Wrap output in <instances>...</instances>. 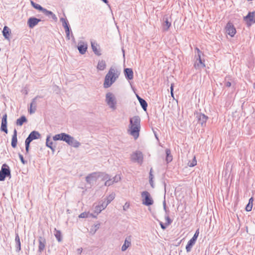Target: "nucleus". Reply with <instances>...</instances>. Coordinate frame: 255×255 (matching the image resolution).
I'll list each match as a JSON object with an SVG mask.
<instances>
[{
	"instance_id": "nucleus-1",
	"label": "nucleus",
	"mask_w": 255,
	"mask_h": 255,
	"mask_svg": "<svg viewBox=\"0 0 255 255\" xmlns=\"http://www.w3.org/2000/svg\"><path fill=\"white\" fill-rule=\"evenodd\" d=\"M128 128L129 134L134 139H137L139 136L140 129V119L139 116H135L130 119Z\"/></svg>"
},
{
	"instance_id": "nucleus-2",
	"label": "nucleus",
	"mask_w": 255,
	"mask_h": 255,
	"mask_svg": "<svg viewBox=\"0 0 255 255\" xmlns=\"http://www.w3.org/2000/svg\"><path fill=\"white\" fill-rule=\"evenodd\" d=\"M120 75V71L116 67H111L105 76L104 83V88L110 87L117 80Z\"/></svg>"
},
{
	"instance_id": "nucleus-3",
	"label": "nucleus",
	"mask_w": 255,
	"mask_h": 255,
	"mask_svg": "<svg viewBox=\"0 0 255 255\" xmlns=\"http://www.w3.org/2000/svg\"><path fill=\"white\" fill-rule=\"evenodd\" d=\"M106 102L110 108L113 110L116 109V99L112 93L108 92L106 94Z\"/></svg>"
},
{
	"instance_id": "nucleus-4",
	"label": "nucleus",
	"mask_w": 255,
	"mask_h": 255,
	"mask_svg": "<svg viewBox=\"0 0 255 255\" xmlns=\"http://www.w3.org/2000/svg\"><path fill=\"white\" fill-rule=\"evenodd\" d=\"M130 158L131 161L141 165L143 161V155L141 151L136 150L131 154Z\"/></svg>"
},
{
	"instance_id": "nucleus-5",
	"label": "nucleus",
	"mask_w": 255,
	"mask_h": 255,
	"mask_svg": "<svg viewBox=\"0 0 255 255\" xmlns=\"http://www.w3.org/2000/svg\"><path fill=\"white\" fill-rule=\"evenodd\" d=\"M6 177L10 178V170L8 165L4 163L2 164L0 171V181H4Z\"/></svg>"
},
{
	"instance_id": "nucleus-6",
	"label": "nucleus",
	"mask_w": 255,
	"mask_h": 255,
	"mask_svg": "<svg viewBox=\"0 0 255 255\" xmlns=\"http://www.w3.org/2000/svg\"><path fill=\"white\" fill-rule=\"evenodd\" d=\"M141 195L143 204L146 206H150L153 204V200L148 192L146 191H143Z\"/></svg>"
},
{
	"instance_id": "nucleus-7",
	"label": "nucleus",
	"mask_w": 255,
	"mask_h": 255,
	"mask_svg": "<svg viewBox=\"0 0 255 255\" xmlns=\"http://www.w3.org/2000/svg\"><path fill=\"white\" fill-rule=\"evenodd\" d=\"M196 118L198 123L201 125V127H205L206 126V122L208 119V117L207 116L201 113H197Z\"/></svg>"
},
{
	"instance_id": "nucleus-8",
	"label": "nucleus",
	"mask_w": 255,
	"mask_h": 255,
	"mask_svg": "<svg viewBox=\"0 0 255 255\" xmlns=\"http://www.w3.org/2000/svg\"><path fill=\"white\" fill-rule=\"evenodd\" d=\"M244 18L248 26H251L252 24L255 23V11L249 12Z\"/></svg>"
},
{
	"instance_id": "nucleus-9",
	"label": "nucleus",
	"mask_w": 255,
	"mask_h": 255,
	"mask_svg": "<svg viewBox=\"0 0 255 255\" xmlns=\"http://www.w3.org/2000/svg\"><path fill=\"white\" fill-rule=\"evenodd\" d=\"M70 135L65 133H61L59 134H57L55 135L53 137V139L55 141L56 140H63L66 143H67L68 140H69V138Z\"/></svg>"
},
{
	"instance_id": "nucleus-10",
	"label": "nucleus",
	"mask_w": 255,
	"mask_h": 255,
	"mask_svg": "<svg viewBox=\"0 0 255 255\" xmlns=\"http://www.w3.org/2000/svg\"><path fill=\"white\" fill-rule=\"evenodd\" d=\"M98 179V172H94L89 174L86 177V181L87 183L91 184L94 182H96Z\"/></svg>"
},
{
	"instance_id": "nucleus-11",
	"label": "nucleus",
	"mask_w": 255,
	"mask_h": 255,
	"mask_svg": "<svg viewBox=\"0 0 255 255\" xmlns=\"http://www.w3.org/2000/svg\"><path fill=\"white\" fill-rule=\"evenodd\" d=\"M40 137V134L38 131L34 130L30 133L25 140L31 142L33 140L38 139Z\"/></svg>"
},
{
	"instance_id": "nucleus-12",
	"label": "nucleus",
	"mask_w": 255,
	"mask_h": 255,
	"mask_svg": "<svg viewBox=\"0 0 255 255\" xmlns=\"http://www.w3.org/2000/svg\"><path fill=\"white\" fill-rule=\"evenodd\" d=\"M226 31L228 34L230 35L231 37H233L236 34V30L234 25L232 23L229 22L226 26Z\"/></svg>"
},
{
	"instance_id": "nucleus-13",
	"label": "nucleus",
	"mask_w": 255,
	"mask_h": 255,
	"mask_svg": "<svg viewBox=\"0 0 255 255\" xmlns=\"http://www.w3.org/2000/svg\"><path fill=\"white\" fill-rule=\"evenodd\" d=\"M39 98H42V97L37 96L32 100L31 103L30 105V108L29 109V112L30 114H34L35 112L37 107L36 100Z\"/></svg>"
},
{
	"instance_id": "nucleus-14",
	"label": "nucleus",
	"mask_w": 255,
	"mask_h": 255,
	"mask_svg": "<svg viewBox=\"0 0 255 255\" xmlns=\"http://www.w3.org/2000/svg\"><path fill=\"white\" fill-rule=\"evenodd\" d=\"M38 252L39 253L42 252L45 249V246L46 244L45 239L42 236L38 237Z\"/></svg>"
},
{
	"instance_id": "nucleus-15",
	"label": "nucleus",
	"mask_w": 255,
	"mask_h": 255,
	"mask_svg": "<svg viewBox=\"0 0 255 255\" xmlns=\"http://www.w3.org/2000/svg\"><path fill=\"white\" fill-rule=\"evenodd\" d=\"M78 49L80 54H85L87 49V43L83 41H80L78 43Z\"/></svg>"
},
{
	"instance_id": "nucleus-16",
	"label": "nucleus",
	"mask_w": 255,
	"mask_h": 255,
	"mask_svg": "<svg viewBox=\"0 0 255 255\" xmlns=\"http://www.w3.org/2000/svg\"><path fill=\"white\" fill-rule=\"evenodd\" d=\"M131 236H128L124 242V244L122 247L121 250L123 252L126 251L127 249L131 245Z\"/></svg>"
},
{
	"instance_id": "nucleus-17",
	"label": "nucleus",
	"mask_w": 255,
	"mask_h": 255,
	"mask_svg": "<svg viewBox=\"0 0 255 255\" xmlns=\"http://www.w3.org/2000/svg\"><path fill=\"white\" fill-rule=\"evenodd\" d=\"M67 143L69 145L75 148H77L81 145V143L76 140L73 136L71 135L70 136L69 140H68Z\"/></svg>"
},
{
	"instance_id": "nucleus-18",
	"label": "nucleus",
	"mask_w": 255,
	"mask_h": 255,
	"mask_svg": "<svg viewBox=\"0 0 255 255\" xmlns=\"http://www.w3.org/2000/svg\"><path fill=\"white\" fill-rule=\"evenodd\" d=\"M194 67L196 69H200L205 67V64L201 59V54L197 55V61L194 64Z\"/></svg>"
},
{
	"instance_id": "nucleus-19",
	"label": "nucleus",
	"mask_w": 255,
	"mask_h": 255,
	"mask_svg": "<svg viewBox=\"0 0 255 255\" xmlns=\"http://www.w3.org/2000/svg\"><path fill=\"white\" fill-rule=\"evenodd\" d=\"M171 22L169 21L167 17L164 16L163 18L162 22V29L164 31L168 30L169 27L171 26Z\"/></svg>"
},
{
	"instance_id": "nucleus-20",
	"label": "nucleus",
	"mask_w": 255,
	"mask_h": 255,
	"mask_svg": "<svg viewBox=\"0 0 255 255\" xmlns=\"http://www.w3.org/2000/svg\"><path fill=\"white\" fill-rule=\"evenodd\" d=\"M40 19L35 17H30L27 21V24L30 28H33L40 21Z\"/></svg>"
},
{
	"instance_id": "nucleus-21",
	"label": "nucleus",
	"mask_w": 255,
	"mask_h": 255,
	"mask_svg": "<svg viewBox=\"0 0 255 255\" xmlns=\"http://www.w3.org/2000/svg\"><path fill=\"white\" fill-rule=\"evenodd\" d=\"M124 74L128 80H131L133 78V72L131 68H125L124 69Z\"/></svg>"
},
{
	"instance_id": "nucleus-22",
	"label": "nucleus",
	"mask_w": 255,
	"mask_h": 255,
	"mask_svg": "<svg viewBox=\"0 0 255 255\" xmlns=\"http://www.w3.org/2000/svg\"><path fill=\"white\" fill-rule=\"evenodd\" d=\"M16 251L19 252L21 250V244L20 238L17 233H15V238Z\"/></svg>"
},
{
	"instance_id": "nucleus-23",
	"label": "nucleus",
	"mask_w": 255,
	"mask_h": 255,
	"mask_svg": "<svg viewBox=\"0 0 255 255\" xmlns=\"http://www.w3.org/2000/svg\"><path fill=\"white\" fill-rule=\"evenodd\" d=\"M17 142V131L15 129H14L13 134L12 136L11 139V146L13 148H15L16 146Z\"/></svg>"
},
{
	"instance_id": "nucleus-24",
	"label": "nucleus",
	"mask_w": 255,
	"mask_h": 255,
	"mask_svg": "<svg viewBox=\"0 0 255 255\" xmlns=\"http://www.w3.org/2000/svg\"><path fill=\"white\" fill-rule=\"evenodd\" d=\"M3 36L6 39H9V35L11 33L10 29L7 26H4L2 31Z\"/></svg>"
},
{
	"instance_id": "nucleus-25",
	"label": "nucleus",
	"mask_w": 255,
	"mask_h": 255,
	"mask_svg": "<svg viewBox=\"0 0 255 255\" xmlns=\"http://www.w3.org/2000/svg\"><path fill=\"white\" fill-rule=\"evenodd\" d=\"M106 67V62L103 60H100L98 62L97 68L98 70L100 71H103L105 69Z\"/></svg>"
},
{
	"instance_id": "nucleus-26",
	"label": "nucleus",
	"mask_w": 255,
	"mask_h": 255,
	"mask_svg": "<svg viewBox=\"0 0 255 255\" xmlns=\"http://www.w3.org/2000/svg\"><path fill=\"white\" fill-rule=\"evenodd\" d=\"M27 121L26 117L24 116H22L16 120V124L17 126H21L24 123H26Z\"/></svg>"
},
{
	"instance_id": "nucleus-27",
	"label": "nucleus",
	"mask_w": 255,
	"mask_h": 255,
	"mask_svg": "<svg viewBox=\"0 0 255 255\" xmlns=\"http://www.w3.org/2000/svg\"><path fill=\"white\" fill-rule=\"evenodd\" d=\"M98 178H100L102 181H107L109 178V175L104 173L98 172Z\"/></svg>"
},
{
	"instance_id": "nucleus-28",
	"label": "nucleus",
	"mask_w": 255,
	"mask_h": 255,
	"mask_svg": "<svg viewBox=\"0 0 255 255\" xmlns=\"http://www.w3.org/2000/svg\"><path fill=\"white\" fill-rule=\"evenodd\" d=\"M97 44L95 42H91V47L93 51H94L95 54L100 56L101 55V53L100 52V51L99 50V49L97 48Z\"/></svg>"
},
{
	"instance_id": "nucleus-29",
	"label": "nucleus",
	"mask_w": 255,
	"mask_h": 255,
	"mask_svg": "<svg viewBox=\"0 0 255 255\" xmlns=\"http://www.w3.org/2000/svg\"><path fill=\"white\" fill-rule=\"evenodd\" d=\"M54 235L56 237L57 240L60 242L62 240V237L61 235V233L59 230H57L56 228L54 229Z\"/></svg>"
},
{
	"instance_id": "nucleus-30",
	"label": "nucleus",
	"mask_w": 255,
	"mask_h": 255,
	"mask_svg": "<svg viewBox=\"0 0 255 255\" xmlns=\"http://www.w3.org/2000/svg\"><path fill=\"white\" fill-rule=\"evenodd\" d=\"M195 242L196 241L193 240L191 239L188 241L187 245L186 246V250L187 252H189L191 251L192 248L195 244Z\"/></svg>"
},
{
	"instance_id": "nucleus-31",
	"label": "nucleus",
	"mask_w": 255,
	"mask_h": 255,
	"mask_svg": "<svg viewBox=\"0 0 255 255\" xmlns=\"http://www.w3.org/2000/svg\"><path fill=\"white\" fill-rule=\"evenodd\" d=\"M50 136H47L46 141V145L50 148L53 152L55 151V148L52 146L53 142L50 140Z\"/></svg>"
},
{
	"instance_id": "nucleus-32",
	"label": "nucleus",
	"mask_w": 255,
	"mask_h": 255,
	"mask_svg": "<svg viewBox=\"0 0 255 255\" xmlns=\"http://www.w3.org/2000/svg\"><path fill=\"white\" fill-rule=\"evenodd\" d=\"M139 102L143 110L144 111H146L147 107V104L146 102L144 99H142V100H139Z\"/></svg>"
},
{
	"instance_id": "nucleus-33",
	"label": "nucleus",
	"mask_w": 255,
	"mask_h": 255,
	"mask_svg": "<svg viewBox=\"0 0 255 255\" xmlns=\"http://www.w3.org/2000/svg\"><path fill=\"white\" fill-rule=\"evenodd\" d=\"M115 198V193H112L110 194L106 198V202L107 203V204H110L111 201H112L114 198Z\"/></svg>"
},
{
	"instance_id": "nucleus-34",
	"label": "nucleus",
	"mask_w": 255,
	"mask_h": 255,
	"mask_svg": "<svg viewBox=\"0 0 255 255\" xmlns=\"http://www.w3.org/2000/svg\"><path fill=\"white\" fill-rule=\"evenodd\" d=\"M114 183L113 179L111 178L110 176H109V179L105 181L104 185L106 186H109L110 185H113Z\"/></svg>"
},
{
	"instance_id": "nucleus-35",
	"label": "nucleus",
	"mask_w": 255,
	"mask_h": 255,
	"mask_svg": "<svg viewBox=\"0 0 255 255\" xmlns=\"http://www.w3.org/2000/svg\"><path fill=\"white\" fill-rule=\"evenodd\" d=\"M99 228L100 224L94 225V226H93L91 229L90 233H92V234H94L96 232V231L99 229Z\"/></svg>"
},
{
	"instance_id": "nucleus-36",
	"label": "nucleus",
	"mask_w": 255,
	"mask_h": 255,
	"mask_svg": "<svg viewBox=\"0 0 255 255\" xmlns=\"http://www.w3.org/2000/svg\"><path fill=\"white\" fill-rule=\"evenodd\" d=\"M165 219L166 221V222L165 223L166 226H169L172 222V220L169 217L168 213L166 214V215L165 216Z\"/></svg>"
},
{
	"instance_id": "nucleus-37",
	"label": "nucleus",
	"mask_w": 255,
	"mask_h": 255,
	"mask_svg": "<svg viewBox=\"0 0 255 255\" xmlns=\"http://www.w3.org/2000/svg\"><path fill=\"white\" fill-rule=\"evenodd\" d=\"M31 3L32 4V5L36 9H38L40 11H42L43 7H42L40 5L38 4H37V3H35V2H34L33 1H31Z\"/></svg>"
},
{
	"instance_id": "nucleus-38",
	"label": "nucleus",
	"mask_w": 255,
	"mask_h": 255,
	"mask_svg": "<svg viewBox=\"0 0 255 255\" xmlns=\"http://www.w3.org/2000/svg\"><path fill=\"white\" fill-rule=\"evenodd\" d=\"M230 79L229 77H226L225 78L224 85L227 87H230L231 86V83L229 81H227Z\"/></svg>"
},
{
	"instance_id": "nucleus-39",
	"label": "nucleus",
	"mask_w": 255,
	"mask_h": 255,
	"mask_svg": "<svg viewBox=\"0 0 255 255\" xmlns=\"http://www.w3.org/2000/svg\"><path fill=\"white\" fill-rule=\"evenodd\" d=\"M42 11L45 15L48 16H51V15L53 13L52 11L48 10L44 8H43Z\"/></svg>"
},
{
	"instance_id": "nucleus-40",
	"label": "nucleus",
	"mask_w": 255,
	"mask_h": 255,
	"mask_svg": "<svg viewBox=\"0 0 255 255\" xmlns=\"http://www.w3.org/2000/svg\"><path fill=\"white\" fill-rule=\"evenodd\" d=\"M196 164H197V161H196L195 157H194V159L192 160V161H189L188 163V165L189 167H193L195 165H196Z\"/></svg>"
},
{
	"instance_id": "nucleus-41",
	"label": "nucleus",
	"mask_w": 255,
	"mask_h": 255,
	"mask_svg": "<svg viewBox=\"0 0 255 255\" xmlns=\"http://www.w3.org/2000/svg\"><path fill=\"white\" fill-rule=\"evenodd\" d=\"M112 178L113 179L114 183H117L119 181H120L121 179V176L119 174L116 175L115 176Z\"/></svg>"
},
{
	"instance_id": "nucleus-42",
	"label": "nucleus",
	"mask_w": 255,
	"mask_h": 255,
	"mask_svg": "<svg viewBox=\"0 0 255 255\" xmlns=\"http://www.w3.org/2000/svg\"><path fill=\"white\" fill-rule=\"evenodd\" d=\"M1 125H7V115L5 114L1 119Z\"/></svg>"
},
{
	"instance_id": "nucleus-43",
	"label": "nucleus",
	"mask_w": 255,
	"mask_h": 255,
	"mask_svg": "<svg viewBox=\"0 0 255 255\" xmlns=\"http://www.w3.org/2000/svg\"><path fill=\"white\" fill-rule=\"evenodd\" d=\"M30 142H27V141H25V154H28L29 150V146H30Z\"/></svg>"
},
{
	"instance_id": "nucleus-44",
	"label": "nucleus",
	"mask_w": 255,
	"mask_h": 255,
	"mask_svg": "<svg viewBox=\"0 0 255 255\" xmlns=\"http://www.w3.org/2000/svg\"><path fill=\"white\" fill-rule=\"evenodd\" d=\"M108 204H107L106 201L104 203H103L100 206L98 207V208H99L100 212L102 210H104Z\"/></svg>"
},
{
	"instance_id": "nucleus-45",
	"label": "nucleus",
	"mask_w": 255,
	"mask_h": 255,
	"mask_svg": "<svg viewBox=\"0 0 255 255\" xmlns=\"http://www.w3.org/2000/svg\"><path fill=\"white\" fill-rule=\"evenodd\" d=\"M0 130L2 131H3L5 133H7V131H8L7 129V125H1V124Z\"/></svg>"
},
{
	"instance_id": "nucleus-46",
	"label": "nucleus",
	"mask_w": 255,
	"mask_h": 255,
	"mask_svg": "<svg viewBox=\"0 0 255 255\" xmlns=\"http://www.w3.org/2000/svg\"><path fill=\"white\" fill-rule=\"evenodd\" d=\"M18 156L19 157V159H20L21 162L22 163V164H25L27 163V161L24 159L23 155L21 154L18 153Z\"/></svg>"
},
{
	"instance_id": "nucleus-47",
	"label": "nucleus",
	"mask_w": 255,
	"mask_h": 255,
	"mask_svg": "<svg viewBox=\"0 0 255 255\" xmlns=\"http://www.w3.org/2000/svg\"><path fill=\"white\" fill-rule=\"evenodd\" d=\"M253 207V203L250 204V203H248V204L247 205L246 207V210L247 211H251Z\"/></svg>"
},
{
	"instance_id": "nucleus-48",
	"label": "nucleus",
	"mask_w": 255,
	"mask_h": 255,
	"mask_svg": "<svg viewBox=\"0 0 255 255\" xmlns=\"http://www.w3.org/2000/svg\"><path fill=\"white\" fill-rule=\"evenodd\" d=\"M199 230H197L195 234L194 235L193 237L191 239H192L193 240L195 241H196L197 240V239L198 237V235H199Z\"/></svg>"
},
{
	"instance_id": "nucleus-49",
	"label": "nucleus",
	"mask_w": 255,
	"mask_h": 255,
	"mask_svg": "<svg viewBox=\"0 0 255 255\" xmlns=\"http://www.w3.org/2000/svg\"><path fill=\"white\" fill-rule=\"evenodd\" d=\"M88 215V213L86 212H83L80 214L79 216V217L80 218H87Z\"/></svg>"
},
{
	"instance_id": "nucleus-50",
	"label": "nucleus",
	"mask_w": 255,
	"mask_h": 255,
	"mask_svg": "<svg viewBox=\"0 0 255 255\" xmlns=\"http://www.w3.org/2000/svg\"><path fill=\"white\" fill-rule=\"evenodd\" d=\"M159 221V224H160V225L161 228L163 230H165V229L166 228V227H167V226H166L165 223V224H163L162 222L159 221Z\"/></svg>"
},
{
	"instance_id": "nucleus-51",
	"label": "nucleus",
	"mask_w": 255,
	"mask_h": 255,
	"mask_svg": "<svg viewBox=\"0 0 255 255\" xmlns=\"http://www.w3.org/2000/svg\"><path fill=\"white\" fill-rule=\"evenodd\" d=\"M165 152H166V157L172 156L171 155V151H170V150L169 149H168V148L166 149Z\"/></svg>"
},
{
	"instance_id": "nucleus-52",
	"label": "nucleus",
	"mask_w": 255,
	"mask_h": 255,
	"mask_svg": "<svg viewBox=\"0 0 255 255\" xmlns=\"http://www.w3.org/2000/svg\"><path fill=\"white\" fill-rule=\"evenodd\" d=\"M163 208H164V211H165V212L166 214H167V213H169V211L166 209V202H165V200H164V201H163Z\"/></svg>"
},
{
	"instance_id": "nucleus-53",
	"label": "nucleus",
	"mask_w": 255,
	"mask_h": 255,
	"mask_svg": "<svg viewBox=\"0 0 255 255\" xmlns=\"http://www.w3.org/2000/svg\"><path fill=\"white\" fill-rule=\"evenodd\" d=\"M172 160V156H168L166 157V161L167 163H169Z\"/></svg>"
},
{
	"instance_id": "nucleus-54",
	"label": "nucleus",
	"mask_w": 255,
	"mask_h": 255,
	"mask_svg": "<svg viewBox=\"0 0 255 255\" xmlns=\"http://www.w3.org/2000/svg\"><path fill=\"white\" fill-rule=\"evenodd\" d=\"M70 29H68V31H65L66 34V37L68 39H70Z\"/></svg>"
},
{
	"instance_id": "nucleus-55",
	"label": "nucleus",
	"mask_w": 255,
	"mask_h": 255,
	"mask_svg": "<svg viewBox=\"0 0 255 255\" xmlns=\"http://www.w3.org/2000/svg\"><path fill=\"white\" fill-rule=\"evenodd\" d=\"M52 18L55 21H56L57 20V17L56 15L53 13L51 15Z\"/></svg>"
},
{
	"instance_id": "nucleus-56",
	"label": "nucleus",
	"mask_w": 255,
	"mask_h": 255,
	"mask_svg": "<svg viewBox=\"0 0 255 255\" xmlns=\"http://www.w3.org/2000/svg\"><path fill=\"white\" fill-rule=\"evenodd\" d=\"M149 180L150 181H151V180L153 179V174H152V169H150V173H149Z\"/></svg>"
},
{
	"instance_id": "nucleus-57",
	"label": "nucleus",
	"mask_w": 255,
	"mask_h": 255,
	"mask_svg": "<svg viewBox=\"0 0 255 255\" xmlns=\"http://www.w3.org/2000/svg\"><path fill=\"white\" fill-rule=\"evenodd\" d=\"M129 207V204L126 203L123 207L124 210L126 211Z\"/></svg>"
},
{
	"instance_id": "nucleus-58",
	"label": "nucleus",
	"mask_w": 255,
	"mask_h": 255,
	"mask_svg": "<svg viewBox=\"0 0 255 255\" xmlns=\"http://www.w3.org/2000/svg\"><path fill=\"white\" fill-rule=\"evenodd\" d=\"M64 28H65V31H68V29H70L68 23L64 26Z\"/></svg>"
},
{
	"instance_id": "nucleus-59",
	"label": "nucleus",
	"mask_w": 255,
	"mask_h": 255,
	"mask_svg": "<svg viewBox=\"0 0 255 255\" xmlns=\"http://www.w3.org/2000/svg\"><path fill=\"white\" fill-rule=\"evenodd\" d=\"M83 251V249L82 248H79L77 250V253L78 254L80 255Z\"/></svg>"
},
{
	"instance_id": "nucleus-60",
	"label": "nucleus",
	"mask_w": 255,
	"mask_h": 255,
	"mask_svg": "<svg viewBox=\"0 0 255 255\" xmlns=\"http://www.w3.org/2000/svg\"><path fill=\"white\" fill-rule=\"evenodd\" d=\"M170 91H171V96L173 97V86L172 84L171 85V87H170Z\"/></svg>"
},
{
	"instance_id": "nucleus-61",
	"label": "nucleus",
	"mask_w": 255,
	"mask_h": 255,
	"mask_svg": "<svg viewBox=\"0 0 255 255\" xmlns=\"http://www.w3.org/2000/svg\"><path fill=\"white\" fill-rule=\"evenodd\" d=\"M60 21L62 23V24L63 23V22L67 21V20L66 19V18H63V17H61L60 18Z\"/></svg>"
},
{
	"instance_id": "nucleus-62",
	"label": "nucleus",
	"mask_w": 255,
	"mask_h": 255,
	"mask_svg": "<svg viewBox=\"0 0 255 255\" xmlns=\"http://www.w3.org/2000/svg\"><path fill=\"white\" fill-rule=\"evenodd\" d=\"M195 51H197V52L198 53V55H199V54H201V51L200 50V49L196 47L195 48Z\"/></svg>"
},
{
	"instance_id": "nucleus-63",
	"label": "nucleus",
	"mask_w": 255,
	"mask_h": 255,
	"mask_svg": "<svg viewBox=\"0 0 255 255\" xmlns=\"http://www.w3.org/2000/svg\"><path fill=\"white\" fill-rule=\"evenodd\" d=\"M253 198L252 197V198H251L249 199V203H250V204H251L252 203H253Z\"/></svg>"
},
{
	"instance_id": "nucleus-64",
	"label": "nucleus",
	"mask_w": 255,
	"mask_h": 255,
	"mask_svg": "<svg viewBox=\"0 0 255 255\" xmlns=\"http://www.w3.org/2000/svg\"><path fill=\"white\" fill-rule=\"evenodd\" d=\"M68 23V20L63 22V23L62 24V26L64 27V26H65L66 24H67Z\"/></svg>"
}]
</instances>
